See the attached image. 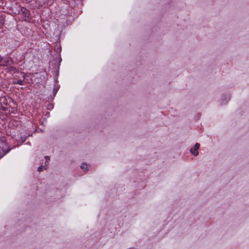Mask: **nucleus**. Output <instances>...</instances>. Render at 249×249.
Here are the masks:
<instances>
[{
	"label": "nucleus",
	"instance_id": "obj_3",
	"mask_svg": "<svg viewBox=\"0 0 249 249\" xmlns=\"http://www.w3.org/2000/svg\"><path fill=\"white\" fill-rule=\"evenodd\" d=\"M13 63V60L9 56L1 57L0 56V66H8Z\"/></svg>",
	"mask_w": 249,
	"mask_h": 249
},
{
	"label": "nucleus",
	"instance_id": "obj_10",
	"mask_svg": "<svg viewBox=\"0 0 249 249\" xmlns=\"http://www.w3.org/2000/svg\"><path fill=\"white\" fill-rule=\"evenodd\" d=\"M3 18L2 16H0V28L3 26Z\"/></svg>",
	"mask_w": 249,
	"mask_h": 249
},
{
	"label": "nucleus",
	"instance_id": "obj_7",
	"mask_svg": "<svg viewBox=\"0 0 249 249\" xmlns=\"http://www.w3.org/2000/svg\"><path fill=\"white\" fill-rule=\"evenodd\" d=\"M37 3L38 6L42 7L44 5H47L52 3V1L51 0H37Z\"/></svg>",
	"mask_w": 249,
	"mask_h": 249
},
{
	"label": "nucleus",
	"instance_id": "obj_11",
	"mask_svg": "<svg viewBox=\"0 0 249 249\" xmlns=\"http://www.w3.org/2000/svg\"><path fill=\"white\" fill-rule=\"evenodd\" d=\"M45 158L46 160V162L45 163V165L44 166V168H45V169H46V165L47 166V163L50 161V158L49 156H45Z\"/></svg>",
	"mask_w": 249,
	"mask_h": 249
},
{
	"label": "nucleus",
	"instance_id": "obj_13",
	"mask_svg": "<svg viewBox=\"0 0 249 249\" xmlns=\"http://www.w3.org/2000/svg\"><path fill=\"white\" fill-rule=\"evenodd\" d=\"M1 114H2V113H1V112L0 111V118H1Z\"/></svg>",
	"mask_w": 249,
	"mask_h": 249
},
{
	"label": "nucleus",
	"instance_id": "obj_2",
	"mask_svg": "<svg viewBox=\"0 0 249 249\" xmlns=\"http://www.w3.org/2000/svg\"><path fill=\"white\" fill-rule=\"evenodd\" d=\"M19 14H20L23 20L27 22H30L31 17L30 12L28 9L24 7H22L20 8Z\"/></svg>",
	"mask_w": 249,
	"mask_h": 249
},
{
	"label": "nucleus",
	"instance_id": "obj_12",
	"mask_svg": "<svg viewBox=\"0 0 249 249\" xmlns=\"http://www.w3.org/2000/svg\"><path fill=\"white\" fill-rule=\"evenodd\" d=\"M43 166H40L38 168V171L39 172H41L43 171Z\"/></svg>",
	"mask_w": 249,
	"mask_h": 249
},
{
	"label": "nucleus",
	"instance_id": "obj_9",
	"mask_svg": "<svg viewBox=\"0 0 249 249\" xmlns=\"http://www.w3.org/2000/svg\"><path fill=\"white\" fill-rule=\"evenodd\" d=\"M80 168L82 169H84V171H87L88 170V165L86 163H83L81 166H80Z\"/></svg>",
	"mask_w": 249,
	"mask_h": 249
},
{
	"label": "nucleus",
	"instance_id": "obj_5",
	"mask_svg": "<svg viewBox=\"0 0 249 249\" xmlns=\"http://www.w3.org/2000/svg\"><path fill=\"white\" fill-rule=\"evenodd\" d=\"M18 73L20 75L19 77L21 76L22 78V79L17 80L15 78L14 79V84H18L19 85H24V80L25 78V75L23 72H19Z\"/></svg>",
	"mask_w": 249,
	"mask_h": 249
},
{
	"label": "nucleus",
	"instance_id": "obj_1",
	"mask_svg": "<svg viewBox=\"0 0 249 249\" xmlns=\"http://www.w3.org/2000/svg\"><path fill=\"white\" fill-rule=\"evenodd\" d=\"M0 105L1 107V109L4 111L7 116L12 113L16 114L17 113V104L8 96H2L0 97Z\"/></svg>",
	"mask_w": 249,
	"mask_h": 249
},
{
	"label": "nucleus",
	"instance_id": "obj_8",
	"mask_svg": "<svg viewBox=\"0 0 249 249\" xmlns=\"http://www.w3.org/2000/svg\"><path fill=\"white\" fill-rule=\"evenodd\" d=\"M8 71L11 73H15L16 71V68L14 66H10L8 67Z\"/></svg>",
	"mask_w": 249,
	"mask_h": 249
},
{
	"label": "nucleus",
	"instance_id": "obj_4",
	"mask_svg": "<svg viewBox=\"0 0 249 249\" xmlns=\"http://www.w3.org/2000/svg\"><path fill=\"white\" fill-rule=\"evenodd\" d=\"M0 149L1 150L3 153V154H2L1 156H0V159L1 157H2L4 155H5L6 154L8 153L11 149V148H10L8 146L7 143H6L5 142L2 141H1V142H0Z\"/></svg>",
	"mask_w": 249,
	"mask_h": 249
},
{
	"label": "nucleus",
	"instance_id": "obj_6",
	"mask_svg": "<svg viewBox=\"0 0 249 249\" xmlns=\"http://www.w3.org/2000/svg\"><path fill=\"white\" fill-rule=\"evenodd\" d=\"M200 146V144L196 143L194 146L190 149L191 153L195 156H196L198 155V149Z\"/></svg>",
	"mask_w": 249,
	"mask_h": 249
}]
</instances>
